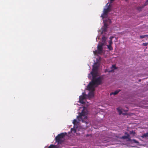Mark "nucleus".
I'll return each mask as SVG.
<instances>
[{
	"label": "nucleus",
	"mask_w": 148,
	"mask_h": 148,
	"mask_svg": "<svg viewBox=\"0 0 148 148\" xmlns=\"http://www.w3.org/2000/svg\"><path fill=\"white\" fill-rule=\"evenodd\" d=\"M66 134L67 133L66 132L58 134L55 138L56 142L58 143V144L62 143L63 142V139Z\"/></svg>",
	"instance_id": "f257e3e1"
},
{
	"label": "nucleus",
	"mask_w": 148,
	"mask_h": 148,
	"mask_svg": "<svg viewBox=\"0 0 148 148\" xmlns=\"http://www.w3.org/2000/svg\"><path fill=\"white\" fill-rule=\"evenodd\" d=\"M104 45H105L104 43H101L100 44H98L97 47V50L93 51L94 54L96 55L97 54H102L103 51V46Z\"/></svg>",
	"instance_id": "f03ea898"
},
{
	"label": "nucleus",
	"mask_w": 148,
	"mask_h": 148,
	"mask_svg": "<svg viewBox=\"0 0 148 148\" xmlns=\"http://www.w3.org/2000/svg\"><path fill=\"white\" fill-rule=\"evenodd\" d=\"M79 121H82V122H85L87 123L86 121L85 120L87 119V116L85 115V112L83 110L82 112L79 113V115L77 117Z\"/></svg>",
	"instance_id": "7ed1b4c3"
},
{
	"label": "nucleus",
	"mask_w": 148,
	"mask_h": 148,
	"mask_svg": "<svg viewBox=\"0 0 148 148\" xmlns=\"http://www.w3.org/2000/svg\"><path fill=\"white\" fill-rule=\"evenodd\" d=\"M92 82L95 85L97 86L101 84L102 83V79L101 77H99L97 78L92 77Z\"/></svg>",
	"instance_id": "20e7f679"
},
{
	"label": "nucleus",
	"mask_w": 148,
	"mask_h": 148,
	"mask_svg": "<svg viewBox=\"0 0 148 148\" xmlns=\"http://www.w3.org/2000/svg\"><path fill=\"white\" fill-rule=\"evenodd\" d=\"M98 67L97 66H93L92 71L90 74L92 75V77H95L97 74Z\"/></svg>",
	"instance_id": "39448f33"
},
{
	"label": "nucleus",
	"mask_w": 148,
	"mask_h": 148,
	"mask_svg": "<svg viewBox=\"0 0 148 148\" xmlns=\"http://www.w3.org/2000/svg\"><path fill=\"white\" fill-rule=\"evenodd\" d=\"M111 11L110 7L109 5L107 8L104 9L103 11V13L101 15V17L103 19L104 18L106 17V16L108 14L109 12Z\"/></svg>",
	"instance_id": "423d86ee"
},
{
	"label": "nucleus",
	"mask_w": 148,
	"mask_h": 148,
	"mask_svg": "<svg viewBox=\"0 0 148 148\" xmlns=\"http://www.w3.org/2000/svg\"><path fill=\"white\" fill-rule=\"evenodd\" d=\"M87 97V95L85 92H83L82 95L79 97V103L82 104H84L85 103L84 101V100L86 99Z\"/></svg>",
	"instance_id": "0eeeda50"
},
{
	"label": "nucleus",
	"mask_w": 148,
	"mask_h": 148,
	"mask_svg": "<svg viewBox=\"0 0 148 148\" xmlns=\"http://www.w3.org/2000/svg\"><path fill=\"white\" fill-rule=\"evenodd\" d=\"M95 85L93 84L92 81L89 83L87 86L88 90L90 91H94L95 90L94 87Z\"/></svg>",
	"instance_id": "6e6552de"
},
{
	"label": "nucleus",
	"mask_w": 148,
	"mask_h": 148,
	"mask_svg": "<svg viewBox=\"0 0 148 148\" xmlns=\"http://www.w3.org/2000/svg\"><path fill=\"white\" fill-rule=\"evenodd\" d=\"M125 135H126V136H122L121 137V139H128V140L129 141H130L131 140L130 139V135L127 133V132H125Z\"/></svg>",
	"instance_id": "1a4fd4ad"
},
{
	"label": "nucleus",
	"mask_w": 148,
	"mask_h": 148,
	"mask_svg": "<svg viewBox=\"0 0 148 148\" xmlns=\"http://www.w3.org/2000/svg\"><path fill=\"white\" fill-rule=\"evenodd\" d=\"M93 92L94 91H90V92H89L87 97L89 98L93 97L94 96Z\"/></svg>",
	"instance_id": "9d476101"
},
{
	"label": "nucleus",
	"mask_w": 148,
	"mask_h": 148,
	"mask_svg": "<svg viewBox=\"0 0 148 148\" xmlns=\"http://www.w3.org/2000/svg\"><path fill=\"white\" fill-rule=\"evenodd\" d=\"M120 91L121 90H117L115 91L114 92H112L110 94V95H117Z\"/></svg>",
	"instance_id": "9b49d317"
},
{
	"label": "nucleus",
	"mask_w": 148,
	"mask_h": 148,
	"mask_svg": "<svg viewBox=\"0 0 148 148\" xmlns=\"http://www.w3.org/2000/svg\"><path fill=\"white\" fill-rule=\"evenodd\" d=\"M148 4V0H147L144 3V5L142 7H140L138 8V9L139 10V9L140 10L143 8L144 6H146Z\"/></svg>",
	"instance_id": "f8f14e48"
},
{
	"label": "nucleus",
	"mask_w": 148,
	"mask_h": 148,
	"mask_svg": "<svg viewBox=\"0 0 148 148\" xmlns=\"http://www.w3.org/2000/svg\"><path fill=\"white\" fill-rule=\"evenodd\" d=\"M141 137L143 138H148V132L145 133L143 134L141 136Z\"/></svg>",
	"instance_id": "ddd939ff"
},
{
	"label": "nucleus",
	"mask_w": 148,
	"mask_h": 148,
	"mask_svg": "<svg viewBox=\"0 0 148 148\" xmlns=\"http://www.w3.org/2000/svg\"><path fill=\"white\" fill-rule=\"evenodd\" d=\"M111 71H114L115 69H117V68L115 65H113L111 67Z\"/></svg>",
	"instance_id": "4468645a"
},
{
	"label": "nucleus",
	"mask_w": 148,
	"mask_h": 148,
	"mask_svg": "<svg viewBox=\"0 0 148 148\" xmlns=\"http://www.w3.org/2000/svg\"><path fill=\"white\" fill-rule=\"evenodd\" d=\"M106 37L104 36H103L102 38V43H104L105 44V45L106 44Z\"/></svg>",
	"instance_id": "2eb2a0df"
},
{
	"label": "nucleus",
	"mask_w": 148,
	"mask_h": 148,
	"mask_svg": "<svg viewBox=\"0 0 148 148\" xmlns=\"http://www.w3.org/2000/svg\"><path fill=\"white\" fill-rule=\"evenodd\" d=\"M107 28L103 27L101 30L102 33H105V32H106L107 31Z\"/></svg>",
	"instance_id": "dca6fc26"
},
{
	"label": "nucleus",
	"mask_w": 148,
	"mask_h": 148,
	"mask_svg": "<svg viewBox=\"0 0 148 148\" xmlns=\"http://www.w3.org/2000/svg\"><path fill=\"white\" fill-rule=\"evenodd\" d=\"M48 148H57V147H56V145H51Z\"/></svg>",
	"instance_id": "f3484780"
},
{
	"label": "nucleus",
	"mask_w": 148,
	"mask_h": 148,
	"mask_svg": "<svg viewBox=\"0 0 148 148\" xmlns=\"http://www.w3.org/2000/svg\"><path fill=\"white\" fill-rule=\"evenodd\" d=\"M117 110L119 114L120 115L122 113V111L119 108H117Z\"/></svg>",
	"instance_id": "a211bd4d"
},
{
	"label": "nucleus",
	"mask_w": 148,
	"mask_h": 148,
	"mask_svg": "<svg viewBox=\"0 0 148 148\" xmlns=\"http://www.w3.org/2000/svg\"><path fill=\"white\" fill-rule=\"evenodd\" d=\"M107 47L111 51L113 49V48L111 46V45H108Z\"/></svg>",
	"instance_id": "6ab92c4d"
},
{
	"label": "nucleus",
	"mask_w": 148,
	"mask_h": 148,
	"mask_svg": "<svg viewBox=\"0 0 148 148\" xmlns=\"http://www.w3.org/2000/svg\"><path fill=\"white\" fill-rule=\"evenodd\" d=\"M148 36V35H143L140 36V37L141 38H145L146 37Z\"/></svg>",
	"instance_id": "aec40b11"
},
{
	"label": "nucleus",
	"mask_w": 148,
	"mask_h": 148,
	"mask_svg": "<svg viewBox=\"0 0 148 148\" xmlns=\"http://www.w3.org/2000/svg\"><path fill=\"white\" fill-rule=\"evenodd\" d=\"M133 141V142L134 143H138L139 142L138 141L136 140L135 139H133L132 140Z\"/></svg>",
	"instance_id": "412c9836"
},
{
	"label": "nucleus",
	"mask_w": 148,
	"mask_h": 148,
	"mask_svg": "<svg viewBox=\"0 0 148 148\" xmlns=\"http://www.w3.org/2000/svg\"><path fill=\"white\" fill-rule=\"evenodd\" d=\"M109 45H111L112 43V39H111L109 41Z\"/></svg>",
	"instance_id": "4be33fe9"
},
{
	"label": "nucleus",
	"mask_w": 148,
	"mask_h": 148,
	"mask_svg": "<svg viewBox=\"0 0 148 148\" xmlns=\"http://www.w3.org/2000/svg\"><path fill=\"white\" fill-rule=\"evenodd\" d=\"M108 26V25L106 23H105L104 24L103 27L107 28Z\"/></svg>",
	"instance_id": "5701e85b"
},
{
	"label": "nucleus",
	"mask_w": 148,
	"mask_h": 148,
	"mask_svg": "<svg viewBox=\"0 0 148 148\" xmlns=\"http://www.w3.org/2000/svg\"><path fill=\"white\" fill-rule=\"evenodd\" d=\"M77 122V121L76 119H75L73 120V123L74 124V125H75V123Z\"/></svg>",
	"instance_id": "b1692460"
},
{
	"label": "nucleus",
	"mask_w": 148,
	"mask_h": 148,
	"mask_svg": "<svg viewBox=\"0 0 148 148\" xmlns=\"http://www.w3.org/2000/svg\"><path fill=\"white\" fill-rule=\"evenodd\" d=\"M130 134H133V135H134L135 134V133L133 131H130Z\"/></svg>",
	"instance_id": "393cba45"
},
{
	"label": "nucleus",
	"mask_w": 148,
	"mask_h": 148,
	"mask_svg": "<svg viewBox=\"0 0 148 148\" xmlns=\"http://www.w3.org/2000/svg\"><path fill=\"white\" fill-rule=\"evenodd\" d=\"M148 45V43H144L143 44V45L144 46H146Z\"/></svg>",
	"instance_id": "a878e982"
},
{
	"label": "nucleus",
	"mask_w": 148,
	"mask_h": 148,
	"mask_svg": "<svg viewBox=\"0 0 148 148\" xmlns=\"http://www.w3.org/2000/svg\"><path fill=\"white\" fill-rule=\"evenodd\" d=\"M108 21H109V23H111L112 22H111V20H110V19H108Z\"/></svg>",
	"instance_id": "bb28decb"
},
{
	"label": "nucleus",
	"mask_w": 148,
	"mask_h": 148,
	"mask_svg": "<svg viewBox=\"0 0 148 148\" xmlns=\"http://www.w3.org/2000/svg\"><path fill=\"white\" fill-rule=\"evenodd\" d=\"M73 131L74 133H75L76 132V130L75 129H73Z\"/></svg>",
	"instance_id": "cd10ccee"
},
{
	"label": "nucleus",
	"mask_w": 148,
	"mask_h": 148,
	"mask_svg": "<svg viewBox=\"0 0 148 148\" xmlns=\"http://www.w3.org/2000/svg\"><path fill=\"white\" fill-rule=\"evenodd\" d=\"M114 38L113 37H110V40H111V39H112V38Z\"/></svg>",
	"instance_id": "c85d7f7f"
},
{
	"label": "nucleus",
	"mask_w": 148,
	"mask_h": 148,
	"mask_svg": "<svg viewBox=\"0 0 148 148\" xmlns=\"http://www.w3.org/2000/svg\"><path fill=\"white\" fill-rule=\"evenodd\" d=\"M111 1H114V0H110Z\"/></svg>",
	"instance_id": "c756f323"
}]
</instances>
